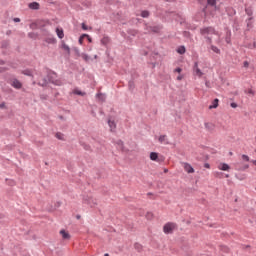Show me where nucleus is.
Here are the masks:
<instances>
[{
    "label": "nucleus",
    "mask_w": 256,
    "mask_h": 256,
    "mask_svg": "<svg viewBox=\"0 0 256 256\" xmlns=\"http://www.w3.org/2000/svg\"><path fill=\"white\" fill-rule=\"evenodd\" d=\"M81 57H82V59H84V61H89V55L82 53Z\"/></svg>",
    "instance_id": "obj_30"
},
{
    "label": "nucleus",
    "mask_w": 256,
    "mask_h": 256,
    "mask_svg": "<svg viewBox=\"0 0 256 256\" xmlns=\"http://www.w3.org/2000/svg\"><path fill=\"white\" fill-rule=\"evenodd\" d=\"M226 178H229V174L226 175Z\"/></svg>",
    "instance_id": "obj_49"
},
{
    "label": "nucleus",
    "mask_w": 256,
    "mask_h": 256,
    "mask_svg": "<svg viewBox=\"0 0 256 256\" xmlns=\"http://www.w3.org/2000/svg\"><path fill=\"white\" fill-rule=\"evenodd\" d=\"M28 37H30V39H37V34H35V33H28Z\"/></svg>",
    "instance_id": "obj_31"
},
{
    "label": "nucleus",
    "mask_w": 256,
    "mask_h": 256,
    "mask_svg": "<svg viewBox=\"0 0 256 256\" xmlns=\"http://www.w3.org/2000/svg\"><path fill=\"white\" fill-rule=\"evenodd\" d=\"M60 49L66 53V55H71V48L65 42L61 43Z\"/></svg>",
    "instance_id": "obj_5"
},
{
    "label": "nucleus",
    "mask_w": 256,
    "mask_h": 256,
    "mask_svg": "<svg viewBox=\"0 0 256 256\" xmlns=\"http://www.w3.org/2000/svg\"><path fill=\"white\" fill-rule=\"evenodd\" d=\"M118 149H120L121 151H123V141L119 140L116 142Z\"/></svg>",
    "instance_id": "obj_25"
},
{
    "label": "nucleus",
    "mask_w": 256,
    "mask_h": 256,
    "mask_svg": "<svg viewBox=\"0 0 256 256\" xmlns=\"http://www.w3.org/2000/svg\"><path fill=\"white\" fill-rule=\"evenodd\" d=\"M194 73L195 75H197V77H203V72L201 71V69H199V66L197 63H195L194 65Z\"/></svg>",
    "instance_id": "obj_9"
},
{
    "label": "nucleus",
    "mask_w": 256,
    "mask_h": 256,
    "mask_svg": "<svg viewBox=\"0 0 256 256\" xmlns=\"http://www.w3.org/2000/svg\"><path fill=\"white\" fill-rule=\"evenodd\" d=\"M97 97H103V94H97Z\"/></svg>",
    "instance_id": "obj_46"
},
{
    "label": "nucleus",
    "mask_w": 256,
    "mask_h": 256,
    "mask_svg": "<svg viewBox=\"0 0 256 256\" xmlns=\"http://www.w3.org/2000/svg\"><path fill=\"white\" fill-rule=\"evenodd\" d=\"M3 106H4L3 104L0 105V107H3Z\"/></svg>",
    "instance_id": "obj_51"
},
{
    "label": "nucleus",
    "mask_w": 256,
    "mask_h": 256,
    "mask_svg": "<svg viewBox=\"0 0 256 256\" xmlns=\"http://www.w3.org/2000/svg\"><path fill=\"white\" fill-rule=\"evenodd\" d=\"M30 28H31V29H34V28H35V24H31V25H30Z\"/></svg>",
    "instance_id": "obj_45"
},
{
    "label": "nucleus",
    "mask_w": 256,
    "mask_h": 256,
    "mask_svg": "<svg viewBox=\"0 0 256 256\" xmlns=\"http://www.w3.org/2000/svg\"><path fill=\"white\" fill-rule=\"evenodd\" d=\"M184 77L185 76L183 74H179L176 79H177V81H183Z\"/></svg>",
    "instance_id": "obj_35"
},
{
    "label": "nucleus",
    "mask_w": 256,
    "mask_h": 256,
    "mask_svg": "<svg viewBox=\"0 0 256 256\" xmlns=\"http://www.w3.org/2000/svg\"><path fill=\"white\" fill-rule=\"evenodd\" d=\"M10 84L12 87H14V89H21V87H23V84L15 78L10 80Z\"/></svg>",
    "instance_id": "obj_4"
},
{
    "label": "nucleus",
    "mask_w": 256,
    "mask_h": 256,
    "mask_svg": "<svg viewBox=\"0 0 256 256\" xmlns=\"http://www.w3.org/2000/svg\"><path fill=\"white\" fill-rule=\"evenodd\" d=\"M21 22V19L19 18H14V23H20Z\"/></svg>",
    "instance_id": "obj_41"
},
{
    "label": "nucleus",
    "mask_w": 256,
    "mask_h": 256,
    "mask_svg": "<svg viewBox=\"0 0 256 256\" xmlns=\"http://www.w3.org/2000/svg\"><path fill=\"white\" fill-rule=\"evenodd\" d=\"M141 17H144V18L149 17V11H142Z\"/></svg>",
    "instance_id": "obj_29"
},
{
    "label": "nucleus",
    "mask_w": 256,
    "mask_h": 256,
    "mask_svg": "<svg viewBox=\"0 0 256 256\" xmlns=\"http://www.w3.org/2000/svg\"><path fill=\"white\" fill-rule=\"evenodd\" d=\"M245 47H246V49H255L256 42L254 41L253 43H246Z\"/></svg>",
    "instance_id": "obj_17"
},
{
    "label": "nucleus",
    "mask_w": 256,
    "mask_h": 256,
    "mask_svg": "<svg viewBox=\"0 0 256 256\" xmlns=\"http://www.w3.org/2000/svg\"><path fill=\"white\" fill-rule=\"evenodd\" d=\"M181 71H183V69H181V68H176V69L174 70V73H178L179 75H181Z\"/></svg>",
    "instance_id": "obj_37"
},
{
    "label": "nucleus",
    "mask_w": 256,
    "mask_h": 256,
    "mask_svg": "<svg viewBox=\"0 0 256 256\" xmlns=\"http://www.w3.org/2000/svg\"><path fill=\"white\" fill-rule=\"evenodd\" d=\"M177 52L180 54V55H184L185 53V46H180L177 50Z\"/></svg>",
    "instance_id": "obj_21"
},
{
    "label": "nucleus",
    "mask_w": 256,
    "mask_h": 256,
    "mask_svg": "<svg viewBox=\"0 0 256 256\" xmlns=\"http://www.w3.org/2000/svg\"><path fill=\"white\" fill-rule=\"evenodd\" d=\"M85 37H87V34H82L79 37V40H78L79 45H83V41H84Z\"/></svg>",
    "instance_id": "obj_19"
},
{
    "label": "nucleus",
    "mask_w": 256,
    "mask_h": 256,
    "mask_svg": "<svg viewBox=\"0 0 256 256\" xmlns=\"http://www.w3.org/2000/svg\"><path fill=\"white\" fill-rule=\"evenodd\" d=\"M29 7H30V9H35V10H37V9H39V3H37V2H32V3L29 4Z\"/></svg>",
    "instance_id": "obj_18"
},
{
    "label": "nucleus",
    "mask_w": 256,
    "mask_h": 256,
    "mask_svg": "<svg viewBox=\"0 0 256 256\" xmlns=\"http://www.w3.org/2000/svg\"><path fill=\"white\" fill-rule=\"evenodd\" d=\"M104 256H109V254H108V253H106V254H104Z\"/></svg>",
    "instance_id": "obj_48"
},
{
    "label": "nucleus",
    "mask_w": 256,
    "mask_h": 256,
    "mask_svg": "<svg viewBox=\"0 0 256 256\" xmlns=\"http://www.w3.org/2000/svg\"><path fill=\"white\" fill-rule=\"evenodd\" d=\"M159 143H161L162 145H169V139H167V135H161L158 138Z\"/></svg>",
    "instance_id": "obj_7"
},
{
    "label": "nucleus",
    "mask_w": 256,
    "mask_h": 256,
    "mask_svg": "<svg viewBox=\"0 0 256 256\" xmlns=\"http://www.w3.org/2000/svg\"><path fill=\"white\" fill-rule=\"evenodd\" d=\"M208 5H211V7H215L217 4V0H207Z\"/></svg>",
    "instance_id": "obj_22"
},
{
    "label": "nucleus",
    "mask_w": 256,
    "mask_h": 256,
    "mask_svg": "<svg viewBox=\"0 0 256 256\" xmlns=\"http://www.w3.org/2000/svg\"><path fill=\"white\" fill-rule=\"evenodd\" d=\"M25 75H29V73L25 72Z\"/></svg>",
    "instance_id": "obj_50"
},
{
    "label": "nucleus",
    "mask_w": 256,
    "mask_h": 256,
    "mask_svg": "<svg viewBox=\"0 0 256 256\" xmlns=\"http://www.w3.org/2000/svg\"><path fill=\"white\" fill-rule=\"evenodd\" d=\"M73 93H74V95H80L81 97H85V95H86L85 92H82V91L79 90V89H74V90H73Z\"/></svg>",
    "instance_id": "obj_16"
},
{
    "label": "nucleus",
    "mask_w": 256,
    "mask_h": 256,
    "mask_svg": "<svg viewBox=\"0 0 256 256\" xmlns=\"http://www.w3.org/2000/svg\"><path fill=\"white\" fill-rule=\"evenodd\" d=\"M101 43H102V45H107V43H109V37L102 38Z\"/></svg>",
    "instance_id": "obj_24"
},
{
    "label": "nucleus",
    "mask_w": 256,
    "mask_h": 256,
    "mask_svg": "<svg viewBox=\"0 0 256 256\" xmlns=\"http://www.w3.org/2000/svg\"><path fill=\"white\" fill-rule=\"evenodd\" d=\"M86 39L88 40L89 43H93V39L88 34L86 36Z\"/></svg>",
    "instance_id": "obj_40"
},
{
    "label": "nucleus",
    "mask_w": 256,
    "mask_h": 256,
    "mask_svg": "<svg viewBox=\"0 0 256 256\" xmlns=\"http://www.w3.org/2000/svg\"><path fill=\"white\" fill-rule=\"evenodd\" d=\"M45 42L49 45H55V43H57V39H55V37H48L45 39Z\"/></svg>",
    "instance_id": "obj_10"
},
{
    "label": "nucleus",
    "mask_w": 256,
    "mask_h": 256,
    "mask_svg": "<svg viewBox=\"0 0 256 256\" xmlns=\"http://www.w3.org/2000/svg\"><path fill=\"white\" fill-rule=\"evenodd\" d=\"M82 29H83V31H88L89 26H87V24H85V23H82Z\"/></svg>",
    "instance_id": "obj_33"
},
{
    "label": "nucleus",
    "mask_w": 256,
    "mask_h": 256,
    "mask_svg": "<svg viewBox=\"0 0 256 256\" xmlns=\"http://www.w3.org/2000/svg\"><path fill=\"white\" fill-rule=\"evenodd\" d=\"M177 225L175 223H172V222H168L164 225L163 227V232L166 234V235H169L170 233H173V231H175Z\"/></svg>",
    "instance_id": "obj_3"
},
{
    "label": "nucleus",
    "mask_w": 256,
    "mask_h": 256,
    "mask_svg": "<svg viewBox=\"0 0 256 256\" xmlns=\"http://www.w3.org/2000/svg\"><path fill=\"white\" fill-rule=\"evenodd\" d=\"M83 202L86 204V205H89V207H97L98 205V202L96 200V198H94L93 196H85L83 198Z\"/></svg>",
    "instance_id": "obj_2"
},
{
    "label": "nucleus",
    "mask_w": 256,
    "mask_h": 256,
    "mask_svg": "<svg viewBox=\"0 0 256 256\" xmlns=\"http://www.w3.org/2000/svg\"><path fill=\"white\" fill-rule=\"evenodd\" d=\"M56 34L59 37V39H63V37H65V33L61 28H56Z\"/></svg>",
    "instance_id": "obj_13"
},
{
    "label": "nucleus",
    "mask_w": 256,
    "mask_h": 256,
    "mask_svg": "<svg viewBox=\"0 0 256 256\" xmlns=\"http://www.w3.org/2000/svg\"><path fill=\"white\" fill-rule=\"evenodd\" d=\"M242 159H243V161H249V156L243 154Z\"/></svg>",
    "instance_id": "obj_39"
},
{
    "label": "nucleus",
    "mask_w": 256,
    "mask_h": 256,
    "mask_svg": "<svg viewBox=\"0 0 256 256\" xmlns=\"http://www.w3.org/2000/svg\"><path fill=\"white\" fill-rule=\"evenodd\" d=\"M183 167H184V171H186V173H189V174L195 173V169H193V166H191V164L184 163Z\"/></svg>",
    "instance_id": "obj_6"
},
{
    "label": "nucleus",
    "mask_w": 256,
    "mask_h": 256,
    "mask_svg": "<svg viewBox=\"0 0 256 256\" xmlns=\"http://www.w3.org/2000/svg\"><path fill=\"white\" fill-rule=\"evenodd\" d=\"M150 159H151V161H157V159H159V154L156 152H151Z\"/></svg>",
    "instance_id": "obj_14"
},
{
    "label": "nucleus",
    "mask_w": 256,
    "mask_h": 256,
    "mask_svg": "<svg viewBox=\"0 0 256 256\" xmlns=\"http://www.w3.org/2000/svg\"><path fill=\"white\" fill-rule=\"evenodd\" d=\"M211 50L217 54L221 53V50H219V48H217L216 46H211Z\"/></svg>",
    "instance_id": "obj_26"
},
{
    "label": "nucleus",
    "mask_w": 256,
    "mask_h": 256,
    "mask_svg": "<svg viewBox=\"0 0 256 256\" xmlns=\"http://www.w3.org/2000/svg\"><path fill=\"white\" fill-rule=\"evenodd\" d=\"M215 177L221 178V173H220V172H216V173H215Z\"/></svg>",
    "instance_id": "obj_43"
},
{
    "label": "nucleus",
    "mask_w": 256,
    "mask_h": 256,
    "mask_svg": "<svg viewBox=\"0 0 256 256\" xmlns=\"http://www.w3.org/2000/svg\"><path fill=\"white\" fill-rule=\"evenodd\" d=\"M38 85H41L43 87V86L47 85V82L46 81H44L43 83L39 82Z\"/></svg>",
    "instance_id": "obj_42"
},
{
    "label": "nucleus",
    "mask_w": 256,
    "mask_h": 256,
    "mask_svg": "<svg viewBox=\"0 0 256 256\" xmlns=\"http://www.w3.org/2000/svg\"><path fill=\"white\" fill-rule=\"evenodd\" d=\"M56 138L59 139L60 141H63V139H65L63 134L61 133H56Z\"/></svg>",
    "instance_id": "obj_28"
},
{
    "label": "nucleus",
    "mask_w": 256,
    "mask_h": 256,
    "mask_svg": "<svg viewBox=\"0 0 256 256\" xmlns=\"http://www.w3.org/2000/svg\"><path fill=\"white\" fill-rule=\"evenodd\" d=\"M230 107H232V109H237V103L232 102V103L230 104Z\"/></svg>",
    "instance_id": "obj_38"
},
{
    "label": "nucleus",
    "mask_w": 256,
    "mask_h": 256,
    "mask_svg": "<svg viewBox=\"0 0 256 256\" xmlns=\"http://www.w3.org/2000/svg\"><path fill=\"white\" fill-rule=\"evenodd\" d=\"M108 125L110 127V131H115V129H117V124H115V121L113 120H108Z\"/></svg>",
    "instance_id": "obj_11"
},
{
    "label": "nucleus",
    "mask_w": 256,
    "mask_h": 256,
    "mask_svg": "<svg viewBox=\"0 0 256 256\" xmlns=\"http://www.w3.org/2000/svg\"><path fill=\"white\" fill-rule=\"evenodd\" d=\"M169 172V170L168 169H164V173H168Z\"/></svg>",
    "instance_id": "obj_47"
},
{
    "label": "nucleus",
    "mask_w": 256,
    "mask_h": 256,
    "mask_svg": "<svg viewBox=\"0 0 256 256\" xmlns=\"http://www.w3.org/2000/svg\"><path fill=\"white\" fill-rule=\"evenodd\" d=\"M218 169L220 171H229V169H231V166H229V164H227V163H220L218 165Z\"/></svg>",
    "instance_id": "obj_8"
},
{
    "label": "nucleus",
    "mask_w": 256,
    "mask_h": 256,
    "mask_svg": "<svg viewBox=\"0 0 256 256\" xmlns=\"http://www.w3.org/2000/svg\"><path fill=\"white\" fill-rule=\"evenodd\" d=\"M5 62H3V60H0V65H4ZM6 69L3 67H0V73H3V71H5Z\"/></svg>",
    "instance_id": "obj_34"
},
{
    "label": "nucleus",
    "mask_w": 256,
    "mask_h": 256,
    "mask_svg": "<svg viewBox=\"0 0 256 256\" xmlns=\"http://www.w3.org/2000/svg\"><path fill=\"white\" fill-rule=\"evenodd\" d=\"M60 235H62L63 239H71V236L65 230H61Z\"/></svg>",
    "instance_id": "obj_15"
},
{
    "label": "nucleus",
    "mask_w": 256,
    "mask_h": 256,
    "mask_svg": "<svg viewBox=\"0 0 256 256\" xmlns=\"http://www.w3.org/2000/svg\"><path fill=\"white\" fill-rule=\"evenodd\" d=\"M153 217H154V215H153L152 212H147V213H146V219H147L148 221H152Z\"/></svg>",
    "instance_id": "obj_20"
},
{
    "label": "nucleus",
    "mask_w": 256,
    "mask_h": 256,
    "mask_svg": "<svg viewBox=\"0 0 256 256\" xmlns=\"http://www.w3.org/2000/svg\"><path fill=\"white\" fill-rule=\"evenodd\" d=\"M200 34L204 37L209 43L213 41V35H219L215 28L213 27H204L200 29Z\"/></svg>",
    "instance_id": "obj_1"
},
{
    "label": "nucleus",
    "mask_w": 256,
    "mask_h": 256,
    "mask_svg": "<svg viewBox=\"0 0 256 256\" xmlns=\"http://www.w3.org/2000/svg\"><path fill=\"white\" fill-rule=\"evenodd\" d=\"M249 169V164H244L242 167L238 169V171H247Z\"/></svg>",
    "instance_id": "obj_23"
},
{
    "label": "nucleus",
    "mask_w": 256,
    "mask_h": 256,
    "mask_svg": "<svg viewBox=\"0 0 256 256\" xmlns=\"http://www.w3.org/2000/svg\"><path fill=\"white\" fill-rule=\"evenodd\" d=\"M219 107V99H214L212 105L209 106V109H217Z\"/></svg>",
    "instance_id": "obj_12"
},
{
    "label": "nucleus",
    "mask_w": 256,
    "mask_h": 256,
    "mask_svg": "<svg viewBox=\"0 0 256 256\" xmlns=\"http://www.w3.org/2000/svg\"><path fill=\"white\" fill-rule=\"evenodd\" d=\"M74 53L77 55V57H81V52L79 51V48H74Z\"/></svg>",
    "instance_id": "obj_32"
},
{
    "label": "nucleus",
    "mask_w": 256,
    "mask_h": 256,
    "mask_svg": "<svg viewBox=\"0 0 256 256\" xmlns=\"http://www.w3.org/2000/svg\"><path fill=\"white\" fill-rule=\"evenodd\" d=\"M243 67H245V69L249 68V62L248 61H244L243 62Z\"/></svg>",
    "instance_id": "obj_36"
},
{
    "label": "nucleus",
    "mask_w": 256,
    "mask_h": 256,
    "mask_svg": "<svg viewBox=\"0 0 256 256\" xmlns=\"http://www.w3.org/2000/svg\"><path fill=\"white\" fill-rule=\"evenodd\" d=\"M204 167H205L206 169H210L211 166L206 163V164L204 165Z\"/></svg>",
    "instance_id": "obj_44"
},
{
    "label": "nucleus",
    "mask_w": 256,
    "mask_h": 256,
    "mask_svg": "<svg viewBox=\"0 0 256 256\" xmlns=\"http://www.w3.org/2000/svg\"><path fill=\"white\" fill-rule=\"evenodd\" d=\"M245 93H247V95H255V90L249 88L248 90L245 91Z\"/></svg>",
    "instance_id": "obj_27"
}]
</instances>
